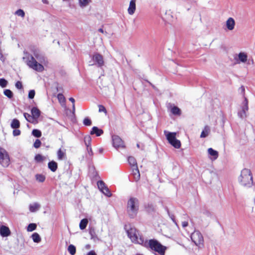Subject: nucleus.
<instances>
[{"label": "nucleus", "instance_id": "1", "mask_svg": "<svg viewBox=\"0 0 255 255\" xmlns=\"http://www.w3.org/2000/svg\"><path fill=\"white\" fill-rule=\"evenodd\" d=\"M128 237L131 240L132 243L135 244L143 243V237L140 235L136 229L130 225H126L125 226Z\"/></svg>", "mask_w": 255, "mask_h": 255}, {"label": "nucleus", "instance_id": "2", "mask_svg": "<svg viewBox=\"0 0 255 255\" xmlns=\"http://www.w3.org/2000/svg\"><path fill=\"white\" fill-rule=\"evenodd\" d=\"M139 208V202L137 198L131 197L127 203V211L128 215L131 218L136 217Z\"/></svg>", "mask_w": 255, "mask_h": 255}, {"label": "nucleus", "instance_id": "3", "mask_svg": "<svg viewBox=\"0 0 255 255\" xmlns=\"http://www.w3.org/2000/svg\"><path fill=\"white\" fill-rule=\"evenodd\" d=\"M240 184L245 187H251L253 185V176L250 169L245 168L241 171L239 178Z\"/></svg>", "mask_w": 255, "mask_h": 255}, {"label": "nucleus", "instance_id": "4", "mask_svg": "<svg viewBox=\"0 0 255 255\" xmlns=\"http://www.w3.org/2000/svg\"><path fill=\"white\" fill-rule=\"evenodd\" d=\"M166 138L168 142L174 148L178 149L181 146V142L179 140L177 139L176 137V132H170L164 131Z\"/></svg>", "mask_w": 255, "mask_h": 255}, {"label": "nucleus", "instance_id": "5", "mask_svg": "<svg viewBox=\"0 0 255 255\" xmlns=\"http://www.w3.org/2000/svg\"><path fill=\"white\" fill-rule=\"evenodd\" d=\"M10 162V157L7 152L0 146V164L3 167H7Z\"/></svg>", "mask_w": 255, "mask_h": 255}, {"label": "nucleus", "instance_id": "6", "mask_svg": "<svg viewBox=\"0 0 255 255\" xmlns=\"http://www.w3.org/2000/svg\"><path fill=\"white\" fill-rule=\"evenodd\" d=\"M141 245L147 249L159 253V243L155 240L151 239L147 241H144L143 239V243Z\"/></svg>", "mask_w": 255, "mask_h": 255}, {"label": "nucleus", "instance_id": "7", "mask_svg": "<svg viewBox=\"0 0 255 255\" xmlns=\"http://www.w3.org/2000/svg\"><path fill=\"white\" fill-rule=\"evenodd\" d=\"M26 64L30 68L38 72H42L44 69V66L38 63L32 56L28 58Z\"/></svg>", "mask_w": 255, "mask_h": 255}, {"label": "nucleus", "instance_id": "8", "mask_svg": "<svg viewBox=\"0 0 255 255\" xmlns=\"http://www.w3.org/2000/svg\"><path fill=\"white\" fill-rule=\"evenodd\" d=\"M192 241L198 247L204 245V239L202 234L199 231H195L191 235Z\"/></svg>", "mask_w": 255, "mask_h": 255}, {"label": "nucleus", "instance_id": "9", "mask_svg": "<svg viewBox=\"0 0 255 255\" xmlns=\"http://www.w3.org/2000/svg\"><path fill=\"white\" fill-rule=\"evenodd\" d=\"M113 146L118 148L120 147H124V142L120 137L118 135H114L112 136Z\"/></svg>", "mask_w": 255, "mask_h": 255}, {"label": "nucleus", "instance_id": "10", "mask_svg": "<svg viewBox=\"0 0 255 255\" xmlns=\"http://www.w3.org/2000/svg\"><path fill=\"white\" fill-rule=\"evenodd\" d=\"M93 60L96 62L99 67H102L104 64L103 57L102 55L99 53H96L93 56Z\"/></svg>", "mask_w": 255, "mask_h": 255}, {"label": "nucleus", "instance_id": "11", "mask_svg": "<svg viewBox=\"0 0 255 255\" xmlns=\"http://www.w3.org/2000/svg\"><path fill=\"white\" fill-rule=\"evenodd\" d=\"M245 105L243 107L242 111L238 113L239 117L244 118L246 117V112L248 111V102L246 98H245Z\"/></svg>", "mask_w": 255, "mask_h": 255}, {"label": "nucleus", "instance_id": "12", "mask_svg": "<svg viewBox=\"0 0 255 255\" xmlns=\"http://www.w3.org/2000/svg\"><path fill=\"white\" fill-rule=\"evenodd\" d=\"M0 234L2 237H6L10 235V231L7 227L2 226L0 228Z\"/></svg>", "mask_w": 255, "mask_h": 255}, {"label": "nucleus", "instance_id": "13", "mask_svg": "<svg viewBox=\"0 0 255 255\" xmlns=\"http://www.w3.org/2000/svg\"><path fill=\"white\" fill-rule=\"evenodd\" d=\"M97 186L100 191H110V189L102 180H100L97 182Z\"/></svg>", "mask_w": 255, "mask_h": 255}, {"label": "nucleus", "instance_id": "14", "mask_svg": "<svg viewBox=\"0 0 255 255\" xmlns=\"http://www.w3.org/2000/svg\"><path fill=\"white\" fill-rule=\"evenodd\" d=\"M136 0H131L129 3V7L128 8V13L132 15L134 13L135 9H136V5H135Z\"/></svg>", "mask_w": 255, "mask_h": 255}, {"label": "nucleus", "instance_id": "15", "mask_svg": "<svg viewBox=\"0 0 255 255\" xmlns=\"http://www.w3.org/2000/svg\"><path fill=\"white\" fill-rule=\"evenodd\" d=\"M235 25V21L234 19L232 18H229L226 21V26L227 28L229 30H232L234 29Z\"/></svg>", "mask_w": 255, "mask_h": 255}, {"label": "nucleus", "instance_id": "16", "mask_svg": "<svg viewBox=\"0 0 255 255\" xmlns=\"http://www.w3.org/2000/svg\"><path fill=\"white\" fill-rule=\"evenodd\" d=\"M132 175L135 181L137 182L139 180L140 174L138 167L132 169Z\"/></svg>", "mask_w": 255, "mask_h": 255}, {"label": "nucleus", "instance_id": "17", "mask_svg": "<svg viewBox=\"0 0 255 255\" xmlns=\"http://www.w3.org/2000/svg\"><path fill=\"white\" fill-rule=\"evenodd\" d=\"M103 133V130L102 129L99 128L97 127H93L92 128V130L90 132L91 134H95L97 136L101 135Z\"/></svg>", "mask_w": 255, "mask_h": 255}, {"label": "nucleus", "instance_id": "18", "mask_svg": "<svg viewBox=\"0 0 255 255\" xmlns=\"http://www.w3.org/2000/svg\"><path fill=\"white\" fill-rule=\"evenodd\" d=\"M48 168L52 172H55L58 168V164L54 161H51L48 163Z\"/></svg>", "mask_w": 255, "mask_h": 255}, {"label": "nucleus", "instance_id": "19", "mask_svg": "<svg viewBox=\"0 0 255 255\" xmlns=\"http://www.w3.org/2000/svg\"><path fill=\"white\" fill-rule=\"evenodd\" d=\"M128 163L131 166V168H137V162L135 158L133 156H129L128 158Z\"/></svg>", "mask_w": 255, "mask_h": 255}, {"label": "nucleus", "instance_id": "20", "mask_svg": "<svg viewBox=\"0 0 255 255\" xmlns=\"http://www.w3.org/2000/svg\"><path fill=\"white\" fill-rule=\"evenodd\" d=\"M31 114L36 120L39 117L40 115V110L36 107H33L31 110Z\"/></svg>", "mask_w": 255, "mask_h": 255}, {"label": "nucleus", "instance_id": "21", "mask_svg": "<svg viewBox=\"0 0 255 255\" xmlns=\"http://www.w3.org/2000/svg\"><path fill=\"white\" fill-rule=\"evenodd\" d=\"M23 116L25 119L29 123L35 124L37 122L36 120L33 117L32 115H30L28 113H24Z\"/></svg>", "mask_w": 255, "mask_h": 255}, {"label": "nucleus", "instance_id": "22", "mask_svg": "<svg viewBox=\"0 0 255 255\" xmlns=\"http://www.w3.org/2000/svg\"><path fill=\"white\" fill-rule=\"evenodd\" d=\"M91 137L90 135H87L85 136L84 137V142L85 144V145L87 146V149L89 153H90L89 150V147L91 146Z\"/></svg>", "mask_w": 255, "mask_h": 255}, {"label": "nucleus", "instance_id": "23", "mask_svg": "<svg viewBox=\"0 0 255 255\" xmlns=\"http://www.w3.org/2000/svg\"><path fill=\"white\" fill-rule=\"evenodd\" d=\"M240 62L245 63L247 61V54L244 52H240L238 55Z\"/></svg>", "mask_w": 255, "mask_h": 255}, {"label": "nucleus", "instance_id": "24", "mask_svg": "<svg viewBox=\"0 0 255 255\" xmlns=\"http://www.w3.org/2000/svg\"><path fill=\"white\" fill-rule=\"evenodd\" d=\"M40 208V205L37 203H34L33 204H31L29 206V210L31 212H35L39 210Z\"/></svg>", "mask_w": 255, "mask_h": 255}, {"label": "nucleus", "instance_id": "25", "mask_svg": "<svg viewBox=\"0 0 255 255\" xmlns=\"http://www.w3.org/2000/svg\"><path fill=\"white\" fill-rule=\"evenodd\" d=\"M208 153L214 157L215 159H216L218 157V152L217 151L213 149L212 148H209L208 149Z\"/></svg>", "mask_w": 255, "mask_h": 255}, {"label": "nucleus", "instance_id": "26", "mask_svg": "<svg viewBox=\"0 0 255 255\" xmlns=\"http://www.w3.org/2000/svg\"><path fill=\"white\" fill-rule=\"evenodd\" d=\"M88 223V220L87 219H83L81 220L79 224V227L81 230L85 229Z\"/></svg>", "mask_w": 255, "mask_h": 255}, {"label": "nucleus", "instance_id": "27", "mask_svg": "<svg viewBox=\"0 0 255 255\" xmlns=\"http://www.w3.org/2000/svg\"><path fill=\"white\" fill-rule=\"evenodd\" d=\"M10 126L12 128H18L20 127L19 121L16 119L12 120Z\"/></svg>", "mask_w": 255, "mask_h": 255}, {"label": "nucleus", "instance_id": "28", "mask_svg": "<svg viewBox=\"0 0 255 255\" xmlns=\"http://www.w3.org/2000/svg\"><path fill=\"white\" fill-rule=\"evenodd\" d=\"M171 112L174 115L180 116L181 114L180 109L176 106H173L172 107L171 109Z\"/></svg>", "mask_w": 255, "mask_h": 255}, {"label": "nucleus", "instance_id": "29", "mask_svg": "<svg viewBox=\"0 0 255 255\" xmlns=\"http://www.w3.org/2000/svg\"><path fill=\"white\" fill-rule=\"evenodd\" d=\"M209 131H210V128H209V127L205 126L204 130L202 131V132L201 133L200 137H201V138L206 137L209 134Z\"/></svg>", "mask_w": 255, "mask_h": 255}, {"label": "nucleus", "instance_id": "30", "mask_svg": "<svg viewBox=\"0 0 255 255\" xmlns=\"http://www.w3.org/2000/svg\"><path fill=\"white\" fill-rule=\"evenodd\" d=\"M57 154L59 160H62L66 156L65 152L63 151L61 148L58 149Z\"/></svg>", "mask_w": 255, "mask_h": 255}, {"label": "nucleus", "instance_id": "31", "mask_svg": "<svg viewBox=\"0 0 255 255\" xmlns=\"http://www.w3.org/2000/svg\"><path fill=\"white\" fill-rule=\"evenodd\" d=\"M31 238L35 243H39L41 241V238L39 234L37 233H34L31 236Z\"/></svg>", "mask_w": 255, "mask_h": 255}, {"label": "nucleus", "instance_id": "32", "mask_svg": "<svg viewBox=\"0 0 255 255\" xmlns=\"http://www.w3.org/2000/svg\"><path fill=\"white\" fill-rule=\"evenodd\" d=\"M68 251L71 255H74L76 254V247L73 245H70L68 247Z\"/></svg>", "mask_w": 255, "mask_h": 255}, {"label": "nucleus", "instance_id": "33", "mask_svg": "<svg viewBox=\"0 0 255 255\" xmlns=\"http://www.w3.org/2000/svg\"><path fill=\"white\" fill-rule=\"evenodd\" d=\"M45 157L40 154H36L34 157L35 160L38 163L42 162L45 159Z\"/></svg>", "mask_w": 255, "mask_h": 255}, {"label": "nucleus", "instance_id": "34", "mask_svg": "<svg viewBox=\"0 0 255 255\" xmlns=\"http://www.w3.org/2000/svg\"><path fill=\"white\" fill-rule=\"evenodd\" d=\"M165 211H166L167 214L168 215L169 217L170 218V219L172 220V221H173V222L177 226V223L175 220V217H174V216L171 214L170 212H169V211L168 210V209L167 208V207H165Z\"/></svg>", "mask_w": 255, "mask_h": 255}, {"label": "nucleus", "instance_id": "35", "mask_svg": "<svg viewBox=\"0 0 255 255\" xmlns=\"http://www.w3.org/2000/svg\"><path fill=\"white\" fill-rule=\"evenodd\" d=\"M203 214L210 218H213L214 217L213 213L208 210H204L203 211Z\"/></svg>", "mask_w": 255, "mask_h": 255}, {"label": "nucleus", "instance_id": "36", "mask_svg": "<svg viewBox=\"0 0 255 255\" xmlns=\"http://www.w3.org/2000/svg\"><path fill=\"white\" fill-rule=\"evenodd\" d=\"M35 177L37 181L41 182H44L45 180V176L43 174H36Z\"/></svg>", "mask_w": 255, "mask_h": 255}, {"label": "nucleus", "instance_id": "37", "mask_svg": "<svg viewBox=\"0 0 255 255\" xmlns=\"http://www.w3.org/2000/svg\"><path fill=\"white\" fill-rule=\"evenodd\" d=\"M57 98L59 102L61 104H65L66 100L64 95L62 94H58Z\"/></svg>", "mask_w": 255, "mask_h": 255}, {"label": "nucleus", "instance_id": "38", "mask_svg": "<svg viewBox=\"0 0 255 255\" xmlns=\"http://www.w3.org/2000/svg\"><path fill=\"white\" fill-rule=\"evenodd\" d=\"M32 134L36 137H40L41 136V132L37 129H33L32 131Z\"/></svg>", "mask_w": 255, "mask_h": 255}, {"label": "nucleus", "instance_id": "39", "mask_svg": "<svg viewBox=\"0 0 255 255\" xmlns=\"http://www.w3.org/2000/svg\"><path fill=\"white\" fill-rule=\"evenodd\" d=\"M36 227L37 226L36 224L31 223L28 225L27 230L29 232H32L36 229Z\"/></svg>", "mask_w": 255, "mask_h": 255}, {"label": "nucleus", "instance_id": "40", "mask_svg": "<svg viewBox=\"0 0 255 255\" xmlns=\"http://www.w3.org/2000/svg\"><path fill=\"white\" fill-rule=\"evenodd\" d=\"M4 94L5 96L10 99L13 97L12 92L9 89H6L4 91Z\"/></svg>", "mask_w": 255, "mask_h": 255}, {"label": "nucleus", "instance_id": "41", "mask_svg": "<svg viewBox=\"0 0 255 255\" xmlns=\"http://www.w3.org/2000/svg\"><path fill=\"white\" fill-rule=\"evenodd\" d=\"M80 4L81 6H85L87 5L91 1V0H80Z\"/></svg>", "mask_w": 255, "mask_h": 255}, {"label": "nucleus", "instance_id": "42", "mask_svg": "<svg viewBox=\"0 0 255 255\" xmlns=\"http://www.w3.org/2000/svg\"><path fill=\"white\" fill-rule=\"evenodd\" d=\"M15 14L20 16L22 17H24L25 15V13L24 11L21 9H19L17 10H16L15 12Z\"/></svg>", "mask_w": 255, "mask_h": 255}, {"label": "nucleus", "instance_id": "43", "mask_svg": "<svg viewBox=\"0 0 255 255\" xmlns=\"http://www.w3.org/2000/svg\"><path fill=\"white\" fill-rule=\"evenodd\" d=\"M7 84V82L5 79H4L3 78L0 79V86L2 88L5 87L6 86Z\"/></svg>", "mask_w": 255, "mask_h": 255}, {"label": "nucleus", "instance_id": "44", "mask_svg": "<svg viewBox=\"0 0 255 255\" xmlns=\"http://www.w3.org/2000/svg\"><path fill=\"white\" fill-rule=\"evenodd\" d=\"M83 124L86 126H90L92 125V122L90 119L88 118H85L83 121Z\"/></svg>", "mask_w": 255, "mask_h": 255}, {"label": "nucleus", "instance_id": "45", "mask_svg": "<svg viewBox=\"0 0 255 255\" xmlns=\"http://www.w3.org/2000/svg\"><path fill=\"white\" fill-rule=\"evenodd\" d=\"M98 107H99V112H100V113L103 112L106 114H107V110L103 105H98Z\"/></svg>", "mask_w": 255, "mask_h": 255}, {"label": "nucleus", "instance_id": "46", "mask_svg": "<svg viewBox=\"0 0 255 255\" xmlns=\"http://www.w3.org/2000/svg\"><path fill=\"white\" fill-rule=\"evenodd\" d=\"M41 141L39 139H37L35 140V141L34 143L33 146L35 148H38L41 146Z\"/></svg>", "mask_w": 255, "mask_h": 255}, {"label": "nucleus", "instance_id": "47", "mask_svg": "<svg viewBox=\"0 0 255 255\" xmlns=\"http://www.w3.org/2000/svg\"><path fill=\"white\" fill-rule=\"evenodd\" d=\"M167 247L160 244V255H164Z\"/></svg>", "mask_w": 255, "mask_h": 255}, {"label": "nucleus", "instance_id": "48", "mask_svg": "<svg viewBox=\"0 0 255 255\" xmlns=\"http://www.w3.org/2000/svg\"><path fill=\"white\" fill-rule=\"evenodd\" d=\"M35 96V91L34 90H31L28 93V98L29 99H33Z\"/></svg>", "mask_w": 255, "mask_h": 255}, {"label": "nucleus", "instance_id": "49", "mask_svg": "<svg viewBox=\"0 0 255 255\" xmlns=\"http://www.w3.org/2000/svg\"><path fill=\"white\" fill-rule=\"evenodd\" d=\"M15 87L18 89H22L23 88L22 83L20 81H17L16 82Z\"/></svg>", "mask_w": 255, "mask_h": 255}, {"label": "nucleus", "instance_id": "50", "mask_svg": "<svg viewBox=\"0 0 255 255\" xmlns=\"http://www.w3.org/2000/svg\"><path fill=\"white\" fill-rule=\"evenodd\" d=\"M14 129L13 130V135L14 136H18L20 134L21 131L20 130L17 128H14Z\"/></svg>", "mask_w": 255, "mask_h": 255}, {"label": "nucleus", "instance_id": "51", "mask_svg": "<svg viewBox=\"0 0 255 255\" xmlns=\"http://www.w3.org/2000/svg\"><path fill=\"white\" fill-rule=\"evenodd\" d=\"M69 101L70 102H71L73 104V106H72V110H73V113L75 112V100L73 98H69Z\"/></svg>", "mask_w": 255, "mask_h": 255}, {"label": "nucleus", "instance_id": "52", "mask_svg": "<svg viewBox=\"0 0 255 255\" xmlns=\"http://www.w3.org/2000/svg\"><path fill=\"white\" fill-rule=\"evenodd\" d=\"M188 225V223L186 221L182 222V226L183 228H185L187 227Z\"/></svg>", "mask_w": 255, "mask_h": 255}, {"label": "nucleus", "instance_id": "53", "mask_svg": "<svg viewBox=\"0 0 255 255\" xmlns=\"http://www.w3.org/2000/svg\"><path fill=\"white\" fill-rule=\"evenodd\" d=\"M87 255H97L95 251H90Z\"/></svg>", "mask_w": 255, "mask_h": 255}, {"label": "nucleus", "instance_id": "54", "mask_svg": "<svg viewBox=\"0 0 255 255\" xmlns=\"http://www.w3.org/2000/svg\"><path fill=\"white\" fill-rule=\"evenodd\" d=\"M107 197H111L112 195V192H103Z\"/></svg>", "mask_w": 255, "mask_h": 255}, {"label": "nucleus", "instance_id": "55", "mask_svg": "<svg viewBox=\"0 0 255 255\" xmlns=\"http://www.w3.org/2000/svg\"><path fill=\"white\" fill-rule=\"evenodd\" d=\"M240 90H241V91L242 92V93L244 95H245V87L243 86H242L240 87Z\"/></svg>", "mask_w": 255, "mask_h": 255}, {"label": "nucleus", "instance_id": "56", "mask_svg": "<svg viewBox=\"0 0 255 255\" xmlns=\"http://www.w3.org/2000/svg\"><path fill=\"white\" fill-rule=\"evenodd\" d=\"M89 152H90V153H89V154L90 155H93V151H92V150L91 146L89 147Z\"/></svg>", "mask_w": 255, "mask_h": 255}, {"label": "nucleus", "instance_id": "57", "mask_svg": "<svg viewBox=\"0 0 255 255\" xmlns=\"http://www.w3.org/2000/svg\"><path fill=\"white\" fill-rule=\"evenodd\" d=\"M42 1L43 3H45V4H48L49 3V1L48 0H42Z\"/></svg>", "mask_w": 255, "mask_h": 255}, {"label": "nucleus", "instance_id": "58", "mask_svg": "<svg viewBox=\"0 0 255 255\" xmlns=\"http://www.w3.org/2000/svg\"><path fill=\"white\" fill-rule=\"evenodd\" d=\"M98 31H99V32H100L102 33H104V30H103V29L102 28H100V29H99Z\"/></svg>", "mask_w": 255, "mask_h": 255}, {"label": "nucleus", "instance_id": "59", "mask_svg": "<svg viewBox=\"0 0 255 255\" xmlns=\"http://www.w3.org/2000/svg\"><path fill=\"white\" fill-rule=\"evenodd\" d=\"M2 57H3V55L1 54V53L0 52V59H1Z\"/></svg>", "mask_w": 255, "mask_h": 255}, {"label": "nucleus", "instance_id": "60", "mask_svg": "<svg viewBox=\"0 0 255 255\" xmlns=\"http://www.w3.org/2000/svg\"><path fill=\"white\" fill-rule=\"evenodd\" d=\"M100 152L101 153H102V152H103V149H100Z\"/></svg>", "mask_w": 255, "mask_h": 255}, {"label": "nucleus", "instance_id": "61", "mask_svg": "<svg viewBox=\"0 0 255 255\" xmlns=\"http://www.w3.org/2000/svg\"><path fill=\"white\" fill-rule=\"evenodd\" d=\"M35 56L36 58H37V57H37V55H36V54H35Z\"/></svg>", "mask_w": 255, "mask_h": 255}, {"label": "nucleus", "instance_id": "62", "mask_svg": "<svg viewBox=\"0 0 255 255\" xmlns=\"http://www.w3.org/2000/svg\"><path fill=\"white\" fill-rule=\"evenodd\" d=\"M254 203L255 204V199H254Z\"/></svg>", "mask_w": 255, "mask_h": 255}]
</instances>
